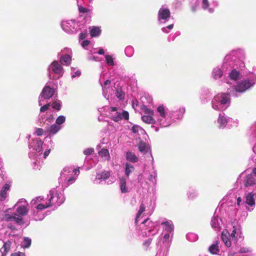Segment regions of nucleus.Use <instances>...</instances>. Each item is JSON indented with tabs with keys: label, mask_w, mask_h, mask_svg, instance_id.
I'll return each mask as SVG.
<instances>
[{
	"label": "nucleus",
	"mask_w": 256,
	"mask_h": 256,
	"mask_svg": "<svg viewBox=\"0 0 256 256\" xmlns=\"http://www.w3.org/2000/svg\"><path fill=\"white\" fill-rule=\"evenodd\" d=\"M28 207V203L26 200L24 198L20 199L14 206L16 213L12 212L11 210H8L4 215L0 216V240L4 241L7 236H10L12 235L8 230L16 229L14 225L12 224L6 225L4 222H14L19 225L23 224L24 221L22 216L27 214Z\"/></svg>",
	"instance_id": "1"
},
{
	"label": "nucleus",
	"mask_w": 256,
	"mask_h": 256,
	"mask_svg": "<svg viewBox=\"0 0 256 256\" xmlns=\"http://www.w3.org/2000/svg\"><path fill=\"white\" fill-rule=\"evenodd\" d=\"M246 59V54L243 49L237 48L231 50L224 58L222 68L228 72V78L226 82L232 84L238 82L244 73L243 68L245 67L244 60Z\"/></svg>",
	"instance_id": "2"
},
{
	"label": "nucleus",
	"mask_w": 256,
	"mask_h": 256,
	"mask_svg": "<svg viewBox=\"0 0 256 256\" xmlns=\"http://www.w3.org/2000/svg\"><path fill=\"white\" fill-rule=\"evenodd\" d=\"M50 146L48 148L46 149L44 153H42L43 142L39 138H35L30 141L28 147L30 148L29 157L31 159H36V162H34V168L40 170V166H38L36 167L37 158L40 159L41 158H46L50 154L51 148L54 146V143L50 140Z\"/></svg>",
	"instance_id": "3"
},
{
	"label": "nucleus",
	"mask_w": 256,
	"mask_h": 256,
	"mask_svg": "<svg viewBox=\"0 0 256 256\" xmlns=\"http://www.w3.org/2000/svg\"><path fill=\"white\" fill-rule=\"evenodd\" d=\"M256 84V74L250 72L246 77L236 82L234 87L228 88V92L232 96L238 97L252 88Z\"/></svg>",
	"instance_id": "4"
},
{
	"label": "nucleus",
	"mask_w": 256,
	"mask_h": 256,
	"mask_svg": "<svg viewBox=\"0 0 256 256\" xmlns=\"http://www.w3.org/2000/svg\"><path fill=\"white\" fill-rule=\"evenodd\" d=\"M30 217L34 220H42L46 216L44 210L48 207L44 204V197L37 196L30 202Z\"/></svg>",
	"instance_id": "5"
},
{
	"label": "nucleus",
	"mask_w": 256,
	"mask_h": 256,
	"mask_svg": "<svg viewBox=\"0 0 256 256\" xmlns=\"http://www.w3.org/2000/svg\"><path fill=\"white\" fill-rule=\"evenodd\" d=\"M232 230H224L222 233V239L226 246L230 248L232 242L236 244L240 238H242L240 226L237 223L232 224Z\"/></svg>",
	"instance_id": "6"
},
{
	"label": "nucleus",
	"mask_w": 256,
	"mask_h": 256,
	"mask_svg": "<svg viewBox=\"0 0 256 256\" xmlns=\"http://www.w3.org/2000/svg\"><path fill=\"white\" fill-rule=\"evenodd\" d=\"M155 124L161 128H166L170 126L172 122L170 110L163 104L158 106L154 113Z\"/></svg>",
	"instance_id": "7"
},
{
	"label": "nucleus",
	"mask_w": 256,
	"mask_h": 256,
	"mask_svg": "<svg viewBox=\"0 0 256 256\" xmlns=\"http://www.w3.org/2000/svg\"><path fill=\"white\" fill-rule=\"evenodd\" d=\"M80 174V170L72 166H66L61 172L59 178V183L63 189L66 188L76 181Z\"/></svg>",
	"instance_id": "8"
},
{
	"label": "nucleus",
	"mask_w": 256,
	"mask_h": 256,
	"mask_svg": "<svg viewBox=\"0 0 256 256\" xmlns=\"http://www.w3.org/2000/svg\"><path fill=\"white\" fill-rule=\"evenodd\" d=\"M64 190L62 186L58 190L56 188L51 190L49 194L47 195V197L44 198V204L48 208L53 206L57 207L62 204L65 200Z\"/></svg>",
	"instance_id": "9"
},
{
	"label": "nucleus",
	"mask_w": 256,
	"mask_h": 256,
	"mask_svg": "<svg viewBox=\"0 0 256 256\" xmlns=\"http://www.w3.org/2000/svg\"><path fill=\"white\" fill-rule=\"evenodd\" d=\"M158 226L156 222H153L149 218H146L140 224L139 228L136 230L138 238H141L156 234L158 232Z\"/></svg>",
	"instance_id": "10"
},
{
	"label": "nucleus",
	"mask_w": 256,
	"mask_h": 256,
	"mask_svg": "<svg viewBox=\"0 0 256 256\" xmlns=\"http://www.w3.org/2000/svg\"><path fill=\"white\" fill-rule=\"evenodd\" d=\"M228 92L226 93H219L216 95L212 100V108L218 111H224L230 105V98Z\"/></svg>",
	"instance_id": "11"
},
{
	"label": "nucleus",
	"mask_w": 256,
	"mask_h": 256,
	"mask_svg": "<svg viewBox=\"0 0 256 256\" xmlns=\"http://www.w3.org/2000/svg\"><path fill=\"white\" fill-rule=\"evenodd\" d=\"M85 20L76 22L75 20H63L61 23L62 30L68 34H74L81 30L84 27Z\"/></svg>",
	"instance_id": "12"
},
{
	"label": "nucleus",
	"mask_w": 256,
	"mask_h": 256,
	"mask_svg": "<svg viewBox=\"0 0 256 256\" xmlns=\"http://www.w3.org/2000/svg\"><path fill=\"white\" fill-rule=\"evenodd\" d=\"M48 76L51 80H57L61 78L64 70L58 62L54 60L48 68Z\"/></svg>",
	"instance_id": "13"
},
{
	"label": "nucleus",
	"mask_w": 256,
	"mask_h": 256,
	"mask_svg": "<svg viewBox=\"0 0 256 256\" xmlns=\"http://www.w3.org/2000/svg\"><path fill=\"white\" fill-rule=\"evenodd\" d=\"M108 110L111 118L114 122H118L122 120H128L129 118V114L127 111L116 107H110Z\"/></svg>",
	"instance_id": "14"
},
{
	"label": "nucleus",
	"mask_w": 256,
	"mask_h": 256,
	"mask_svg": "<svg viewBox=\"0 0 256 256\" xmlns=\"http://www.w3.org/2000/svg\"><path fill=\"white\" fill-rule=\"evenodd\" d=\"M217 124L220 128H224L226 126L229 128L237 126L238 122L232 118L226 116L224 113H221L217 119Z\"/></svg>",
	"instance_id": "15"
},
{
	"label": "nucleus",
	"mask_w": 256,
	"mask_h": 256,
	"mask_svg": "<svg viewBox=\"0 0 256 256\" xmlns=\"http://www.w3.org/2000/svg\"><path fill=\"white\" fill-rule=\"evenodd\" d=\"M58 56L60 64L64 66H68L72 60V51L70 48H65L58 53Z\"/></svg>",
	"instance_id": "16"
},
{
	"label": "nucleus",
	"mask_w": 256,
	"mask_h": 256,
	"mask_svg": "<svg viewBox=\"0 0 256 256\" xmlns=\"http://www.w3.org/2000/svg\"><path fill=\"white\" fill-rule=\"evenodd\" d=\"M106 140L103 138L100 144L96 146V150H98V154L103 160H109L110 159V154L108 150L106 148V146H103L104 144H106L105 142Z\"/></svg>",
	"instance_id": "17"
},
{
	"label": "nucleus",
	"mask_w": 256,
	"mask_h": 256,
	"mask_svg": "<svg viewBox=\"0 0 256 256\" xmlns=\"http://www.w3.org/2000/svg\"><path fill=\"white\" fill-rule=\"evenodd\" d=\"M110 171L104 170L96 174L95 179L94 180V183L99 184L102 180L105 181L108 184H110L114 182V180H106L110 177Z\"/></svg>",
	"instance_id": "18"
},
{
	"label": "nucleus",
	"mask_w": 256,
	"mask_h": 256,
	"mask_svg": "<svg viewBox=\"0 0 256 256\" xmlns=\"http://www.w3.org/2000/svg\"><path fill=\"white\" fill-rule=\"evenodd\" d=\"M170 16V10L166 6H162L158 12V20L160 24L167 22Z\"/></svg>",
	"instance_id": "19"
},
{
	"label": "nucleus",
	"mask_w": 256,
	"mask_h": 256,
	"mask_svg": "<svg viewBox=\"0 0 256 256\" xmlns=\"http://www.w3.org/2000/svg\"><path fill=\"white\" fill-rule=\"evenodd\" d=\"M256 194L254 192H250L247 194L245 196V203L246 209L251 212L256 205Z\"/></svg>",
	"instance_id": "20"
},
{
	"label": "nucleus",
	"mask_w": 256,
	"mask_h": 256,
	"mask_svg": "<svg viewBox=\"0 0 256 256\" xmlns=\"http://www.w3.org/2000/svg\"><path fill=\"white\" fill-rule=\"evenodd\" d=\"M54 94V89L48 86H45L43 88L38 98V104L40 106L42 105V99H49Z\"/></svg>",
	"instance_id": "21"
},
{
	"label": "nucleus",
	"mask_w": 256,
	"mask_h": 256,
	"mask_svg": "<svg viewBox=\"0 0 256 256\" xmlns=\"http://www.w3.org/2000/svg\"><path fill=\"white\" fill-rule=\"evenodd\" d=\"M54 121V117L52 114L50 112H46L45 114H40L38 118V122L40 126L44 125H48Z\"/></svg>",
	"instance_id": "22"
},
{
	"label": "nucleus",
	"mask_w": 256,
	"mask_h": 256,
	"mask_svg": "<svg viewBox=\"0 0 256 256\" xmlns=\"http://www.w3.org/2000/svg\"><path fill=\"white\" fill-rule=\"evenodd\" d=\"M185 111V108L183 106L180 107L174 110H170L172 122H175L177 120L182 119Z\"/></svg>",
	"instance_id": "23"
},
{
	"label": "nucleus",
	"mask_w": 256,
	"mask_h": 256,
	"mask_svg": "<svg viewBox=\"0 0 256 256\" xmlns=\"http://www.w3.org/2000/svg\"><path fill=\"white\" fill-rule=\"evenodd\" d=\"M104 72L102 73V74L100 76V78L99 80V82L101 85V86L102 88V92H103V95L106 98H108L106 97L107 94V86H109L110 84V80H104Z\"/></svg>",
	"instance_id": "24"
},
{
	"label": "nucleus",
	"mask_w": 256,
	"mask_h": 256,
	"mask_svg": "<svg viewBox=\"0 0 256 256\" xmlns=\"http://www.w3.org/2000/svg\"><path fill=\"white\" fill-rule=\"evenodd\" d=\"M214 214L211 220V226L216 231H219L220 230L222 225V220L220 218H218V216Z\"/></svg>",
	"instance_id": "25"
},
{
	"label": "nucleus",
	"mask_w": 256,
	"mask_h": 256,
	"mask_svg": "<svg viewBox=\"0 0 256 256\" xmlns=\"http://www.w3.org/2000/svg\"><path fill=\"white\" fill-rule=\"evenodd\" d=\"M226 72V71H224L222 68L221 69L218 66H217L213 68L212 72V76L216 80H219L222 76L224 72Z\"/></svg>",
	"instance_id": "26"
},
{
	"label": "nucleus",
	"mask_w": 256,
	"mask_h": 256,
	"mask_svg": "<svg viewBox=\"0 0 256 256\" xmlns=\"http://www.w3.org/2000/svg\"><path fill=\"white\" fill-rule=\"evenodd\" d=\"M210 96L211 94L208 89L204 88L201 90L200 99L202 103L206 102Z\"/></svg>",
	"instance_id": "27"
},
{
	"label": "nucleus",
	"mask_w": 256,
	"mask_h": 256,
	"mask_svg": "<svg viewBox=\"0 0 256 256\" xmlns=\"http://www.w3.org/2000/svg\"><path fill=\"white\" fill-rule=\"evenodd\" d=\"M61 128L60 126H58L56 124H53L50 126L46 128V132L50 136L56 134Z\"/></svg>",
	"instance_id": "28"
},
{
	"label": "nucleus",
	"mask_w": 256,
	"mask_h": 256,
	"mask_svg": "<svg viewBox=\"0 0 256 256\" xmlns=\"http://www.w3.org/2000/svg\"><path fill=\"white\" fill-rule=\"evenodd\" d=\"M106 62L108 66H113L116 64V57L114 54L104 56Z\"/></svg>",
	"instance_id": "29"
},
{
	"label": "nucleus",
	"mask_w": 256,
	"mask_h": 256,
	"mask_svg": "<svg viewBox=\"0 0 256 256\" xmlns=\"http://www.w3.org/2000/svg\"><path fill=\"white\" fill-rule=\"evenodd\" d=\"M10 185L6 184L2 188L0 192V201L3 202L8 197V191L10 190Z\"/></svg>",
	"instance_id": "30"
},
{
	"label": "nucleus",
	"mask_w": 256,
	"mask_h": 256,
	"mask_svg": "<svg viewBox=\"0 0 256 256\" xmlns=\"http://www.w3.org/2000/svg\"><path fill=\"white\" fill-rule=\"evenodd\" d=\"M119 186L122 193H126L130 191L129 188L126 186V179L122 177L120 179Z\"/></svg>",
	"instance_id": "31"
},
{
	"label": "nucleus",
	"mask_w": 256,
	"mask_h": 256,
	"mask_svg": "<svg viewBox=\"0 0 256 256\" xmlns=\"http://www.w3.org/2000/svg\"><path fill=\"white\" fill-rule=\"evenodd\" d=\"M244 184L246 187L252 186L256 184L255 179L251 174L246 176L244 180Z\"/></svg>",
	"instance_id": "32"
},
{
	"label": "nucleus",
	"mask_w": 256,
	"mask_h": 256,
	"mask_svg": "<svg viewBox=\"0 0 256 256\" xmlns=\"http://www.w3.org/2000/svg\"><path fill=\"white\" fill-rule=\"evenodd\" d=\"M161 224L163 226L164 229L168 232L170 233L174 229V224L170 220L162 222Z\"/></svg>",
	"instance_id": "33"
},
{
	"label": "nucleus",
	"mask_w": 256,
	"mask_h": 256,
	"mask_svg": "<svg viewBox=\"0 0 256 256\" xmlns=\"http://www.w3.org/2000/svg\"><path fill=\"white\" fill-rule=\"evenodd\" d=\"M126 158L128 161L131 162H136L138 161V158L131 152H128L126 153Z\"/></svg>",
	"instance_id": "34"
},
{
	"label": "nucleus",
	"mask_w": 256,
	"mask_h": 256,
	"mask_svg": "<svg viewBox=\"0 0 256 256\" xmlns=\"http://www.w3.org/2000/svg\"><path fill=\"white\" fill-rule=\"evenodd\" d=\"M11 244L12 242L10 240L4 243L3 246L0 250L2 256H4L10 250Z\"/></svg>",
	"instance_id": "35"
},
{
	"label": "nucleus",
	"mask_w": 256,
	"mask_h": 256,
	"mask_svg": "<svg viewBox=\"0 0 256 256\" xmlns=\"http://www.w3.org/2000/svg\"><path fill=\"white\" fill-rule=\"evenodd\" d=\"M115 95L120 100H122L124 98L125 93L120 87H118L116 89Z\"/></svg>",
	"instance_id": "36"
},
{
	"label": "nucleus",
	"mask_w": 256,
	"mask_h": 256,
	"mask_svg": "<svg viewBox=\"0 0 256 256\" xmlns=\"http://www.w3.org/2000/svg\"><path fill=\"white\" fill-rule=\"evenodd\" d=\"M134 166L129 163V162H126L125 164V174L126 176L127 177H128L130 174L134 172Z\"/></svg>",
	"instance_id": "37"
},
{
	"label": "nucleus",
	"mask_w": 256,
	"mask_h": 256,
	"mask_svg": "<svg viewBox=\"0 0 256 256\" xmlns=\"http://www.w3.org/2000/svg\"><path fill=\"white\" fill-rule=\"evenodd\" d=\"M142 120L147 124H155L156 118H154L152 116L144 115L142 116Z\"/></svg>",
	"instance_id": "38"
},
{
	"label": "nucleus",
	"mask_w": 256,
	"mask_h": 256,
	"mask_svg": "<svg viewBox=\"0 0 256 256\" xmlns=\"http://www.w3.org/2000/svg\"><path fill=\"white\" fill-rule=\"evenodd\" d=\"M219 248L218 246V242H216L215 243L212 244L210 247H209V251L210 252L213 254H218L219 252Z\"/></svg>",
	"instance_id": "39"
},
{
	"label": "nucleus",
	"mask_w": 256,
	"mask_h": 256,
	"mask_svg": "<svg viewBox=\"0 0 256 256\" xmlns=\"http://www.w3.org/2000/svg\"><path fill=\"white\" fill-rule=\"evenodd\" d=\"M145 206L143 204H141L140 206V208L138 211V212L136 214L135 222L137 224L138 223V222L139 220V218H140L141 214L144 212L145 210Z\"/></svg>",
	"instance_id": "40"
},
{
	"label": "nucleus",
	"mask_w": 256,
	"mask_h": 256,
	"mask_svg": "<svg viewBox=\"0 0 256 256\" xmlns=\"http://www.w3.org/2000/svg\"><path fill=\"white\" fill-rule=\"evenodd\" d=\"M90 28V34L92 37L98 36L100 33V30L96 26L92 27Z\"/></svg>",
	"instance_id": "41"
},
{
	"label": "nucleus",
	"mask_w": 256,
	"mask_h": 256,
	"mask_svg": "<svg viewBox=\"0 0 256 256\" xmlns=\"http://www.w3.org/2000/svg\"><path fill=\"white\" fill-rule=\"evenodd\" d=\"M202 8L204 10H207L210 13H212L214 12V8H210L208 7V0H202Z\"/></svg>",
	"instance_id": "42"
},
{
	"label": "nucleus",
	"mask_w": 256,
	"mask_h": 256,
	"mask_svg": "<svg viewBox=\"0 0 256 256\" xmlns=\"http://www.w3.org/2000/svg\"><path fill=\"white\" fill-rule=\"evenodd\" d=\"M134 48L131 46H127L124 50V52L126 55L130 58L132 57L134 54Z\"/></svg>",
	"instance_id": "43"
},
{
	"label": "nucleus",
	"mask_w": 256,
	"mask_h": 256,
	"mask_svg": "<svg viewBox=\"0 0 256 256\" xmlns=\"http://www.w3.org/2000/svg\"><path fill=\"white\" fill-rule=\"evenodd\" d=\"M132 130L134 133H138V134L145 133L144 130L138 125H134L132 128Z\"/></svg>",
	"instance_id": "44"
},
{
	"label": "nucleus",
	"mask_w": 256,
	"mask_h": 256,
	"mask_svg": "<svg viewBox=\"0 0 256 256\" xmlns=\"http://www.w3.org/2000/svg\"><path fill=\"white\" fill-rule=\"evenodd\" d=\"M157 172L156 170H154L150 174L148 177V180L152 182L154 184L156 183Z\"/></svg>",
	"instance_id": "45"
},
{
	"label": "nucleus",
	"mask_w": 256,
	"mask_h": 256,
	"mask_svg": "<svg viewBox=\"0 0 256 256\" xmlns=\"http://www.w3.org/2000/svg\"><path fill=\"white\" fill-rule=\"evenodd\" d=\"M190 3L191 4V8L192 10V12H195L198 6V4L200 2H201V4H202V0H190Z\"/></svg>",
	"instance_id": "46"
},
{
	"label": "nucleus",
	"mask_w": 256,
	"mask_h": 256,
	"mask_svg": "<svg viewBox=\"0 0 256 256\" xmlns=\"http://www.w3.org/2000/svg\"><path fill=\"white\" fill-rule=\"evenodd\" d=\"M186 239L190 242H195L198 239V236L194 233H188L186 236Z\"/></svg>",
	"instance_id": "47"
},
{
	"label": "nucleus",
	"mask_w": 256,
	"mask_h": 256,
	"mask_svg": "<svg viewBox=\"0 0 256 256\" xmlns=\"http://www.w3.org/2000/svg\"><path fill=\"white\" fill-rule=\"evenodd\" d=\"M32 240L28 237H25L24 238L23 242H22L21 246L24 248H28L31 244Z\"/></svg>",
	"instance_id": "48"
},
{
	"label": "nucleus",
	"mask_w": 256,
	"mask_h": 256,
	"mask_svg": "<svg viewBox=\"0 0 256 256\" xmlns=\"http://www.w3.org/2000/svg\"><path fill=\"white\" fill-rule=\"evenodd\" d=\"M187 194L188 198L192 200L198 196V193L194 189H190L187 193Z\"/></svg>",
	"instance_id": "49"
},
{
	"label": "nucleus",
	"mask_w": 256,
	"mask_h": 256,
	"mask_svg": "<svg viewBox=\"0 0 256 256\" xmlns=\"http://www.w3.org/2000/svg\"><path fill=\"white\" fill-rule=\"evenodd\" d=\"M236 206L240 208H246L245 200H242L240 197H238L236 198Z\"/></svg>",
	"instance_id": "50"
},
{
	"label": "nucleus",
	"mask_w": 256,
	"mask_h": 256,
	"mask_svg": "<svg viewBox=\"0 0 256 256\" xmlns=\"http://www.w3.org/2000/svg\"><path fill=\"white\" fill-rule=\"evenodd\" d=\"M46 132V130H43L42 128H36L34 132V134L38 136H42Z\"/></svg>",
	"instance_id": "51"
},
{
	"label": "nucleus",
	"mask_w": 256,
	"mask_h": 256,
	"mask_svg": "<svg viewBox=\"0 0 256 256\" xmlns=\"http://www.w3.org/2000/svg\"><path fill=\"white\" fill-rule=\"evenodd\" d=\"M52 108L57 110H59L61 108V102L60 100L54 102L51 104Z\"/></svg>",
	"instance_id": "52"
},
{
	"label": "nucleus",
	"mask_w": 256,
	"mask_h": 256,
	"mask_svg": "<svg viewBox=\"0 0 256 256\" xmlns=\"http://www.w3.org/2000/svg\"><path fill=\"white\" fill-rule=\"evenodd\" d=\"M66 121V118L64 116H58V118H56V124L58 126H60L63 123H64Z\"/></svg>",
	"instance_id": "53"
},
{
	"label": "nucleus",
	"mask_w": 256,
	"mask_h": 256,
	"mask_svg": "<svg viewBox=\"0 0 256 256\" xmlns=\"http://www.w3.org/2000/svg\"><path fill=\"white\" fill-rule=\"evenodd\" d=\"M173 28L174 24H171L166 27H163L162 28V32L166 34H168L170 32V30L172 29Z\"/></svg>",
	"instance_id": "54"
},
{
	"label": "nucleus",
	"mask_w": 256,
	"mask_h": 256,
	"mask_svg": "<svg viewBox=\"0 0 256 256\" xmlns=\"http://www.w3.org/2000/svg\"><path fill=\"white\" fill-rule=\"evenodd\" d=\"M94 54H95L94 53L92 54L89 56L88 58V60H94L96 62L100 61L101 59L100 58V57L95 56Z\"/></svg>",
	"instance_id": "55"
},
{
	"label": "nucleus",
	"mask_w": 256,
	"mask_h": 256,
	"mask_svg": "<svg viewBox=\"0 0 256 256\" xmlns=\"http://www.w3.org/2000/svg\"><path fill=\"white\" fill-rule=\"evenodd\" d=\"M72 72H71V74H72V78H74L76 76H80V75L81 74V72H80V70H77L76 72H74L75 69L73 68H72Z\"/></svg>",
	"instance_id": "56"
},
{
	"label": "nucleus",
	"mask_w": 256,
	"mask_h": 256,
	"mask_svg": "<svg viewBox=\"0 0 256 256\" xmlns=\"http://www.w3.org/2000/svg\"><path fill=\"white\" fill-rule=\"evenodd\" d=\"M86 24H84V27L83 28L82 30L81 33L80 34V38L81 40H84L86 38Z\"/></svg>",
	"instance_id": "57"
},
{
	"label": "nucleus",
	"mask_w": 256,
	"mask_h": 256,
	"mask_svg": "<svg viewBox=\"0 0 256 256\" xmlns=\"http://www.w3.org/2000/svg\"><path fill=\"white\" fill-rule=\"evenodd\" d=\"M152 238H148L143 242V246L144 249L147 250L152 242Z\"/></svg>",
	"instance_id": "58"
},
{
	"label": "nucleus",
	"mask_w": 256,
	"mask_h": 256,
	"mask_svg": "<svg viewBox=\"0 0 256 256\" xmlns=\"http://www.w3.org/2000/svg\"><path fill=\"white\" fill-rule=\"evenodd\" d=\"M143 110H144V113L146 114H147L148 115H150V116H152L154 114V115L153 110L150 108L144 106V108Z\"/></svg>",
	"instance_id": "59"
},
{
	"label": "nucleus",
	"mask_w": 256,
	"mask_h": 256,
	"mask_svg": "<svg viewBox=\"0 0 256 256\" xmlns=\"http://www.w3.org/2000/svg\"><path fill=\"white\" fill-rule=\"evenodd\" d=\"M78 10L80 13L86 14L88 12H90V10L88 9L79 5L78 4Z\"/></svg>",
	"instance_id": "60"
},
{
	"label": "nucleus",
	"mask_w": 256,
	"mask_h": 256,
	"mask_svg": "<svg viewBox=\"0 0 256 256\" xmlns=\"http://www.w3.org/2000/svg\"><path fill=\"white\" fill-rule=\"evenodd\" d=\"M94 152V149L93 148H90L84 150L83 152L85 155L88 156L92 154Z\"/></svg>",
	"instance_id": "61"
},
{
	"label": "nucleus",
	"mask_w": 256,
	"mask_h": 256,
	"mask_svg": "<svg viewBox=\"0 0 256 256\" xmlns=\"http://www.w3.org/2000/svg\"><path fill=\"white\" fill-rule=\"evenodd\" d=\"M50 106V103H48L44 105V106H41L40 108V112H44L46 110H48Z\"/></svg>",
	"instance_id": "62"
},
{
	"label": "nucleus",
	"mask_w": 256,
	"mask_h": 256,
	"mask_svg": "<svg viewBox=\"0 0 256 256\" xmlns=\"http://www.w3.org/2000/svg\"><path fill=\"white\" fill-rule=\"evenodd\" d=\"M208 7L210 8H213L214 9L217 7L218 6V2L217 0H214L212 1V3L210 4L208 3Z\"/></svg>",
	"instance_id": "63"
},
{
	"label": "nucleus",
	"mask_w": 256,
	"mask_h": 256,
	"mask_svg": "<svg viewBox=\"0 0 256 256\" xmlns=\"http://www.w3.org/2000/svg\"><path fill=\"white\" fill-rule=\"evenodd\" d=\"M169 233L170 232H168V233L166 234L164 236L163 243H166V244L168 246L169 245V242H167V240H168V239L170 238V234Z\"/></svg>",
	"instance_id": "64"
}]
</instances>
